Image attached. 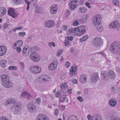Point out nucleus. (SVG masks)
<instances>
[{"instance_id": "f257e3e1", "label": "nucleus", "mask_w": 120, "mask_h": 120, "mask_svg": "<svg viewBox=\"0 0 120 120\" xmlns=\"http://www.w3.org/2000/svg\"><path fill=\"white\" fill-rule=\"evenodd\" d=\"M2 85L6 88L13 87L14 85L10 80L9 76L6 75H0Z\"/></svg>"}, {"instance_id": "f03ea898", "label": "nucleus", "mask_w": 120, "mask_h": 120, "mask_svg": "<svg viewBox=\"0 0 120 120\" xmlns=\"http://www.w3.org/2000/svg\"><path fill=\"white\" fill-rule=\"evenodd\" d=\"M110 51L111 52L117 54L120 53V44L119 42H114L111 45Z\"/></svg>"}, {"instance_id": "7ed1b4c3", "label": "nucleus", "mask_w": 120, "mask_h": 120, "mask_svg": "<svg viewBox=\"0 0 120 120\" xmlns=\"http://www.w3.org/2000/svg\"><path fill=\"white\" fill-rule=\"evenodd\" d=\"M101 16L99 15H96L94 17L92 20V23L95 26H96L100 24L101 21Z\"/></svg>"}, {"instance_id": "20e7f679", "label": "nucleus", "mask_w": 120, "mask_h": 120, "mask_svg": "<svg viewBox=\"0 0 120 120\" xmlns=\"http://www.w3.org/2000/svg\"><path fill=\"white\" fill-rule=\"evenodd\" d=\"M77 28V31H78L77 34L78 36H80L83 35L86 32V29L84 25L79 26Z\"/></svg>"}, {"instance_id": "39448f33", "label": "nucleus", "mask_w": 120, "mask_h": 120, "mask_svg": "<svg viewBox=\"0 0 120 120\" xmlns=\"http://www.w3.org/2000/svg\"><path fill=\"white\" fill-rule=\"evenodd\" d=\"M30 71L34 74L39 73L41 71L40 67L35 65L32 66L29 68Z\"/></svg>"}, {"instance_id": "423d86ee", "label": "nucleus", "mask_w": 120, "mask_h": 120, "mask_svg": "<svg viewBox=\"0 0 120 120\" xmlns=\"http://www.w3.org/2000/svg\"><path fill=\"white\" fill-rule=\"evenodd\" d=\"M94 44L95 47L97 48H99L101 46L102 40L101 38L96 37L93 39Z\"/></svg>"}, {"instance_id": "0eeeda50", "label": "nucleus", "mask_w": 120, "mask_h": 120, "mask_svg": "<svg viewBox=\"0 0 120 120\" xmlns=\"http://www.w3.org/2000/svg\"><path fill=\"white\" fill-rule=\"evenodd\" d=\"M39 54L36 52H33L30 54V59L35 62L38 61L39 59Z\"/></svg>"}, {"instance_id": "6e6552de", "label": "nucleus", "mask_w": 120, "mask_h": 120, "mask_svg": "<svg viewBox=\"0 0 120 120\" xmlns=\"http://www.w3.org/2000/svg\"><path fill=\"white\" fill-rule=\"evenodd\" d=\"M26 107L28 110L31 113L34 112L36 108L34 103L31 102L29 103Z\"/></svg>"}, {"instance_id": "1a4fd4ad", "label": "nucleus", "mask_w": 120, "mask_h": 120, "mask_svg": "<svg viewBox=\"0 0 120 120\" xmlns=\"http://www.w3.org/2000/svg\"><path fill=\"white\" fill-rule=\"evenodd\" d=\"M58 64V61L56 60H54L50 64L48 67L49 70H53L56 68Z\"/></svg>"}, {"instance_id": "9d476101", "label": "nucleus", "mask_w": 120, "mask_h": 120, "mask_svg": "<svg viewBox=\"0 0 120 120\" xmlns=\"http://www.w3.org/2000/svg\"><path fill=\"white\" fill-rule=\"evenodd\" d=\"M99 79L98 74L97 73H95L91 76L90 81L92 83H95Z\"/></svg>"}, {"instance_id": "9b49d317", "label": "nucleus", "mask_w": 120, "mask_h": 120, "mask_svg": "<svg viewBox=\"0 0 120 120\" xmlns=\"http://www.w3.org/2000/svg\"><path fill=\"white\" fill-rule=\"evenodd\" d=\"M109 25L111 28L118 29L120 27V24L118 21L115 20L111 23Z\"/></svg>"}, {"instance_id": "f8f14e48", "label": "nucleus", "mask_w": 120, "mask_h": 120, "mask_svg": "<svg viewBox=\"0 0 120 120\" xmlns=\"http://www.w3.org/2000/svg\"><path fill=\"white\" fill-rule=\"evenodd\" d=\"M8 12L9 15L14 18H15L18 15V14L15 12V10L11 8H10L8 9Z\"/></svg>"}, {"instance_id": "ddd939ff", "label": "nucleus", "mask_w": 120, "mask_h": 120, "mask_svg": "<svg viewBox=\"0 0 120 120\" xmlns=\"http://www.w3.org/2000/svg\"><path fill=\"white\" fill-rule=\"evenodd\" d=\"M50 12L52 14H55L57 12V5L56 4H53L50 7Z\"/></svg>"}, {"instance_id": "4468645a", "label": "nucleus", "mask_w": 120, "mask_h": 120, "mask_svg": "<svg viewBox=\"0 0 120 120\" xmlns=\"http://www.w3.org/2000/svg\"><path fill=\"white\" fill-rule=\"evenodd\" d=\"M54 24V22L53 21L49 20L45 22V27L48 28H50L53 26Z\"/></svg>"}, {"instance_id": "2eb2a0df", "label": "nucleus", "mask_w": 120, "mask_h": 120, "mask_svg": "<svg viewBox=\"0 0 120 120\" xmlns=\"http://www.w3.org/2000/svg\"><path fill=\"white\" fill-rule=\"evenodd\" d=\"M36 120H49V119L46 115L39 114L37 116Z\"/></svg>"}, {"instance_id": "dca6fc26", "label": "nucleus", "mask_w": 120, "mask_h": 120, "mask_svg": "<svg viewBox=\"0 0 120 120\" xmlns=\"http://www.w3.org/2000/svg\"><path fill=\"white\" fill-rule=\"evenodd\" d=\"M21 103L18 102L17 103L14 105L12 106V108H13L14 111L16 112H18L20 110L21 108Z\"/></svg>"}, {"instance_id": "f3484780", "label": "nucleus", "mask_w": 120, "mask_h": 120, "mask_svg": "<svg viewBox=\"0 0 120 120\" xmlns=\"http://www.w3.org/2000/svg\"><path fill=\"white\" fill-rule=\"evenodd\" d=\"M107 75L111 79H114L116 78L115 73L112 70H109L108 71Z\"/></svg>"}, {"instance_id": "a211bd4d", "label": "nucleus", "mask_w": 120, "mask_h": 120, "mask_svg": "<svg viewBox=\"0 0 120 120\" xmlns=\"http://www.w3.org/2000/svg\"><path fill=\"white\" fill-rule=\"evenodd\" d=\"M107 71H102L101 72V76L103 79L105 80H107L108 78V76L107 75Z\"/></svg>"}, {"instance_id": "6ab92c4d", "label": "nucleus", "mask_w": 120, "mask_h": 120, "mask_svg": "<svg viewBox=\"0 0 120 120\" xmlns=\"http://www.w3.org/2000/svg\"><path fill=\"white\" fill-rule=\"evenodd\" d=\"M6 48L4 46H0V56L5 54L6 51Z\"/></svg>"}, {"instance_id": "aec40b11", "label": "nucleus", "mask_w": 120, "mask_h": 120, "mask_svg": "<svg viewBox=\"0 0 120 120\" xmlns=\"http://www.w3.org/2000/svg\"><path fill=\"white\" fill-rule=\"evenodd\" d=\"M50 78L49 76L48 75H42L38 77V79L41 80H42L44 82H46L49 80V79Z\"/></svg>"}, {"instance_id": "412c9836", "label": "nucleus", "mask_w": 120, "mask_h": 120, "mask_svg": "<svg viewBox=\"0 0 120 120\" xmlns=\"http://www.w3.org/2000/svg\"><path fill=\"white\" fill-rule=\"evenodd\" d=\"M77 67L72 66L71 67L70 70V73L71 75L74 76L75 75V72L77 71Z\"/></svg>"}, {"instance_id": "4be33fe9", "label": "nucleus", "mask_w": 120, "mask_h": 120, "mask_svg": "<svg viewBox=\"0 0 120 120\" xmlns=\"http://www.w3.org/2000/svg\"><path fill=\"white\" fill-rule=\"evenodd\" d=\"M87 81V77L86 75H81L79 81L81 83H84L86 82Z\"/></svg>"}, {"instance_id": "5701e85b", "label": "nucleus", "mask_w": 120, "mask_h": 120, "mask_svg": "<svg viewBox=\"0 0 120 120\" xmlns=\"http://www.w3.org/2000/svg\"><path fill=\"white\" fill-rule=\"evenodd\" d=\"M22 44V41L19 40L16 41L13 45V48L14 49L16 48V47L17 46L18 47L21 46Z\"/></svg>"}, {"instance_id": "b1692460", "label": "nucleus", "mask_w": 120, "mask_h": 120, "mask_svg": "<svg viewBox=\"0 0 120 120\" xmlns=\"http://www.w3.org/2000/svg\"><path fill=\"white\" fill-rule=\"evenodd\" d=\"M88 17V15H84L83 16L81 19L78 20V21L81 23H83L86 20Z\"/></svg>"}, {"instance_id": "393cba45", "label": "nucleus", "mask_w": 120, "mask_h": 120, "mask_svg": "<svg viewBox=\"0 0 120 120\" xmlns=\"http://www.w3.org/2000/svg\"><path fill=\"white\" fill-rule=\"evenodd\" d=\"M6 8L4 7L0 8V17L3 16L6 12Z\"/></svg>"}, {"instance_id": "a878e982", "label": "nucleus", "mask_w": 120, "mask_h": 120, "mask_svg": "<svg viewBox=\"0 0 120 120\" xmlns=\"http://www.w3.org/2000/svg\"><path fill=\"white\" fill-rule=\"evenodd\" d=\"M111 92L113 93H116L118 90V88L116 85H115L112 87L111 89Z\"/></svg>"}, {"instance_id": "bb28decb", "label": "nucleus", "mask_w": 120, "mask_h": 120, "mask_svg": "<svg viewBox=\"0 0 120 120\" xmlns=\"http://www.w3.org/2000/svg\"><path fill=\"white\" fill-rule=\"evenodd\" d=\"M109 105L113 106H115L117 102L116 100L114 99H111L109 101Z\"/></svg>"}, {"instance_id": "cd10ccee", "label": "nucleus", "mask_w": 120, "mask_h": 120, "mask_svg": "<svg viewBox=\"0 0 120 120\" xmlns=\"http://www.w3.org/2000/svg\"><path fill=\"white\" fill-rule=\"evenodd\" d=\"M6 60L4 59H3L0 61V64L1 67L4 68H5L6 67L5 63L6 62Z\"/></svg>"}, {"instance_id": "c85d7f7f", "label": "nucleus", "mask_w": 120, "mask_h": 120, "mask_svg": "<svg viewBox=\"0 0 120 120\" xmlns=\"http://www.w3.org/2000/svg\"><path fill=\"white\" fill-rule=\"evenodd\" d=\"M22 96L23 97L28 98H29L31 96V95L29 93L26 92H24L22 94Z\"/></svg>"}, {"instance_id": "c756f323", "label": "nucleus", "mask_w": 120, "mask_h": 120, "mask_svg": "<svg viewBox=\"0 0 120 120\" xmlns=\"http://www.w3.org/2000/svg\"><path fill=\"white\" fill-rule=\"evenodd\" d=\"M67 120H78V119L74 115H71L69 117Z\"/></svg>"}, {"instance_id": "7c9ffc66", "label": "nucleus", "mask_w": 120, "mask_h": 120, "mask_svg": "<svg viewBox=\"0 0 120 120\" xmlns=\"http://www.w3.org/2000/svg\"><path fill=\"white\" fill-rule=\"evenodd\" d=\"M95 26L98 30L100 32H101L103 30V27L100 24Z\"/></svg>"}, {"instance_id": "2f4dec72", "label": "nucleus", "mask_w": 120, "mask_h": 120, "mask_svg": "<svg viewBox=\"0 0 120 120\" xmlns=\"http://www.w3.org/2000/svg\"><path fill=\"white\" fill-rule=\"evenodd\" d=\"M35 11L36 13H41L43 12V9L40 7L36 8L35 10Z\"/></svg>"}, {"instance_id": "473e14b6", "label": "nucleus", "mask_w": 120, "mask_h": 120, "mask_svg": "<svg viewBox=\"0 0 120 120\" xmlns=\"http://www.w3.org/2000/svg\"><path fill=\"white\" fill-rule=\"evenodd\" d=\"M70 8L71 10H74L77 7V5L76 4H73L71 2L69 3Z\"/></svg>"}, {"instance_id": "72a5a7b5", "label": "nucleus", "mask_w": 120, "mask_h": 120, "mask_svg": "<svg viewBox=\"0 0 120 120\" xmlns=\"http://www.w3.org/2000/svg\"><path fill=\"white\" fill-rule=\"evenodd\" d=\"M66 95H63L61 96L60 99V101L61 102L63 103L65 99H67L68 101V99L67 98H66Z\"/></svg>"}, {"instance_id": "f704fd0d", "label": "nucleus", "mask_w": 120, "mask_h": 120, "mask_svg": "<svg viewBox=\"0 0 120 120\" xmlns=\"http://www.w3.org/2000/svg\"><path fill=\"white\" fill-rule=\"evenodd\" d=\"M88 36L87 35H86V36H84L79 39L80 42H82L86 41L88 38Z\"/></svg>"}, {"instance_id": "c9c22d12", "label": "nucleus", "mask_w": 120, "mask_h": 120, "mask_svg": "<svg viewBox=\"0 0 120 120\" xmlns=\"http://www.w3.org/2000/svg\"><path fill=\"white\" fill-rule=\"evenodd\" d=\"M93 120H101V118L99 115H95L93 116Z\"/></svg>"}, {"instance_id": "e433bc0d", "label": "nucleus", "mask_w": 120, "mask_h": 120, "mask_svg": "<svg viewBox=\"0 0 120 120\" xmlns=\"http://www.w3.org/2000/svg\"><path fill=\"white\" fill-rule=\"evenodd\" d=\"M86 8L83 7L79 8L78 11L82 13H85L86 12Z\"/></svg>"}, {"instance_id": "4c0bfd02", "label": "nucleus", "mask_w": 120, "mask_h": 120, "mask_svg": "<svg viewBox=\"0 0 120 120\" xmlns=\"http://www.w3.org/2000/svg\"><path fill=\"white\" fill-rule=\"evenodd\" d=\"M77 28H72L69 29V32L71 33H73L75 32V31H77Z\"/></svg>"}, {"instance_id": "58836bf2", "label": "nucleus", "mask_w": 120, "mask_h": 120, "mask_svg": "<svg viewBox=\"0 0 120 120\" xmlns=\"http://www.w3.org/2000/svg\"><path fill=\"white\" fill-rule=\"evenodd\" d=\"M9 102L10 103H14L17 102V100L15 99L9 98Z\"/></svg>"}, {"instance_id": "ea45409f", "label": "nucleus", "mask_w": 120, "mask_h": 120, "mask_svg": "<svg viewBox=\"0 0 120 120\" xmlns=\"http://www.w3.org/2000/svg\"><path fill=\"white\" fill-rule=\"evenodd\" d=\"M25 3L27 4L26 10L28 11L30 8L29 5L30 4V2L28 1V0H24Z\"/></svg>"}, {"instance_id": "a19ab883", "label": "nucleus", "mask_w": 120, "mask_h": 120, "mask_svg": "<svg viewBox=\"0 0 120 120\" xmlns=\"http://www.w3.org/2000/svg\"><path fill=\"white\" fill-rule=\"evenodd\" d=\"M13 1L16 4H20L22 3V0H13Z\"/></svg>"}, {"instance_id": "79ce46f5", "label": "nucleus", "mask_w": 120, "mask_h": 120, "mask_svg": "<svg viewBox=\"0 0 120 120\" xmlns=\"http://www.w3.org/2000/svg\"><path fill=\"white\" fill-rule=\"evenodd\" d=\"M49 46L50 47L52 48V47H54L56 46V45L55 43L53 42H50L48 43Z\"/></svg>"}, {"instance_id": "37998d69", "label": "nucleus", "mask_w": 120, "mask_h": 120, "mask_svg": "<svg viewBox=\"0 0 120 120\" xmlns=\"http://www.w3.org/2000/svg\"><path fill=\"white\" fill-rule=\"evenodd\" d=\"M67 87V84L65 83L64 84H62L61 86V88L63 90H65Z\"/></svg>"}, {"instance_id": "c03bdc74", "label": "nucleus", "mask_w": 120, "mask_h": 120, "mask_svg": "<svg viewBox=\"0 0 120 120\" xmlns=\"http://www.w3.org/2000/svg\"><path fill=\"white\" fill-rule=\"evenodd\" d=\"M112 2L114 5H118L119 3V1L118 0H113Z\"/></svg>"}, {"instance_id": "a18cd8bd", "label": "nucleus", "mask_w": 120, "mask_h": 120, "mask_svg": "<svg viewBox=\"0 0 120 120\" xmlns=\"http://www.w3.org/2000/svg\"><path fill=\"white\" fill-rule=\"evenodd\" d=\"M70 14V11L68 9H67L65 11V14L66 17H68L69 16Z\"/></svg>"}, {"instance_id": "49530a36", "label": "nucleus", "mask_w": 120, "mask_h": 120, "mask_svg": "<svg viewBox=\"0 0 120 120\" xmlns=\"http://www.w3.org/2000/svg\"><path fill=\"white\" fill-rule=\"evenodd\" d=\"M73 37L72 36L70 37H65V39L67 40L70 41H72L73 39Z\"/></svg>"}, {"instance_id": "de8ad7c7", "label": "nucleus", "mask_w": 120, "mask_h": 120, "mask_svg": "<svg viewBox=\"0 0 120 120\" xmlns=\"http://www.w3.org/2000/svg\"><path fill=\"white\" fill-rule=\"evenodd\" d=\"M8 69L9 70H16L17 69V68L16 67L14 66H11L9 67Z\"/></svg>"}, {"instance_id": "09e8293b", "label": "nucleus", "mask_w": 120, "mask_h": 120, "mask_svg": "<svg viewBox=\"0 0 120 120\" xmlns=\"http://www.w3.org/2000/svg\"><path fill=\"white\" fill-rule=\"evenodd\" d=\"M36 101L38 104H39L41 102V98H37L36 99Z\"/></svg>"}, {"instance_id": "8fccbe9b", "label": "nucleus", "mask_w": 120, "mask_h": 120, "mask_svg": "<svg viewBox=\"0 0 120 120\" xmlns=\"http://www.w3.org/2000/svg\"><path fill=\"white\" fill-rule=\"evenodd\" d=\"M63 50L62 49L59 50L58 51L56 54L57 56L58 57L60 56Z\"/></svg>"}, {"instance_id": "3c124183", "label": "nucleus", "mask_w": 120, "mask_h": 120, "mask_svg": "<svg viewBox=\"0 0 120 120\" xmlns=\"http://www.w3.org/2000/svg\"><path fill=\"white\" fill-rule=\"evenodd\" d=\"M101 54L103 56H104L105 57H106V55L105 54V52H97V53H95V54Z\"/></svg>"}, {"instance_id": "603ef678", "label": "nucleus", "mask_w": 120, "mask_h": 120, "mask_svg": "<svg viewBox=\"0 0 120 120\" xmlns=\"http://www.w3.org/2000/svg\"><path fill=\"white\" fill-rule=\"evenodd\" d=\"M25 33L24 32H20L19 33V35L20 37H24L25 35Z\"/></svg>"}, {"instance_id": "864d4df0", "label": "nucleus", "mask_w": 120, "mask_h": 120, "mask_svg": "<svg viewBox=\"0 0 120 120\" xmlns=\"http://www.w3.org/2000/svg\"><path fill=\"white\" fill-rule=\"evenodd\" d=\"M25 53H23V56H26L29 54V49H27L26 48V50L25 51Z\"/></svg>"}, {"instance_id": "5fc2aeb1", "label": "nucleus", "mask_w": 120, "mask_h": 120, "mask_svg": "<svg viewBox=\"0 0 120 120\" xmlns=\"http://www.w3.org/2000/svg\"><path fill=\"white\" fill-rule=\"evenodd\" d=\"M25 53H23V56H26L29 54V49H27L26 48V50L25 51Z\"/></svg>"}, {"instance_id": "6e6d98bb", "label": "nucleus", "mask_w": 120, "mask_h": 120, "mask_svg": "<svg viewBox=\"0 0 120 120\" xmlns=\"http://www.w3.org/2000/svg\"><path fill=\"white\" fill-rule=\"evenodd\" d=\"M65 66L66 68H69L70 65V64L69 61H67L65 63Z\"/></svg>"}, {"instance_id": "4d7b16f0", "label": "nucleus", "mask_w": 120, "mask_h": 120, "mask_svg": "<svg viewBox=\"0 0 120 120\" xmlns=\"http://www.w3.org/2000/svg\"><path fill=\"white\" fill-rule=\"evenodd\" d=\"M69 42L67 40H66L64 41V45L66 46H68L69 45Z\"/></svg>"}, {"instance_id": "13d9d810", "label": "nucleus", "mask_w": 120, "mask_h": 120, "mask_svg": "<svg viewBox=\"0 0 120 120\" xmlns=\"http://www.w3.org/2000/svg\"><path fill=\"white\" fill-rule=\"evenodd\" d=\"M19 64L20 65V66L22 67V68L23 69L25 65L24 63L22 62H19Z\"/></svg>"}, {"instance_id": "bf43d9fd", "label": "nucleus", "mask_w": 120, "mask_h": 120, "mask_svg": "<svg viewBox=\"0 0 120 120\" xmlns=\"http://www.w3.org/2000/svg\"><path fill=\"white\" fill-rule=\"evenodd\" d=\"M3 28L4 29H5L7 28L8 26V25L7 23H5L3 24Z\"/></svg>"}, {"instance_id": "052dcab7", "label": "nucleus", "mask_w": 120, "mask_h": 120, "mask_svg": "<svg viewBox=\"0 0 120 120\" xmlns=\"http://www.w3.org/2000/svg\"><path fill=\"white\" fill-rule=\"evenodd\" d=\"M15 49L16 51L18 52H20L21 50V49L20 48V47H16V48Z\"/></svg>"}, {"instance_id": "680f3d73", "label": "nucleus", "mask_w": 120, "mask_h": 120, "mask_svg": "<svg viewBox=\"0 0 120 120\" xmlns=\"http://www.w3.org/2000/svg\"><path fill=\"white\" fill-rule=\"evenodd\" d=\"M87 118L88 120H93V118L90 115H88L87 116Z\"/></svg>"}, {"instance_id": "e2e57ef3", "label": "nucleus", "mask_w": 120, "mask_h": 120, "mask_svg": "<svg viewBox=\"0 0 120 120\" xmlns=\"http://www.w3.org/2000/svg\"><path fill=\"white\" fill-rule=\"evenodd\" d=\"M61 93L60 92H57L55 94V96L56 97H59Z\"/></svg>"}, {"instance_id": "0e129e2a", "label": "nucleus", "mask_w": 120, "mask_h": 120, "mask_svg": "<svg viewBox=\"0 0 120 120\" xmlns=\"http://www.w3.org/2000/svg\"><path fill=\"white\" fill-rule=\"evenodd\" d=\"M78 99L81 102H82L83 101V99L80 96L78 97H77Z\"/></svg>"}, {"instance_id": "69168bd1", "label": "nucleus", "mask_w": 120, "mask_h": 120, "mask_svg": "<svg viewBox=\"0 0 120 120\" xmlns=\"http://www.w3.org/2000/svg\"><path fill=\"white\" fill-rule=\"evenodd\" d=\"M85 5L89 9L91 8V7L90 6V4L88 2H86L85 3Z\"/></svg>"}, {"instance_id": "338daca9", "label": "nucleus", "mask_w": 120, "mask_h": 120, "mask_svg": "<svg viewBox=\"0 0 120 120\" xmlns=\"http://www.w3.org/2000/svg\"><path fill=\"white\" fill-rule=\"evenodd\" d=\"M38 50V48L36 46H34L32 48V51H37Z\"/></svg>"}, {"instance_id": "774afa93", "label": "nucleus", "mask_w": 120, "mask_h": 120, "mask_svg": "<svg viewBox=\"0 0 120 120\" xmlns=\"http://www.w3.org/2000/svg\"><path fill=\"white\" fill-rule=\"evenodd\" d=\"M0 120H8L5 117L1 116L0 117Z\"/></svg>"}]
</instances>
